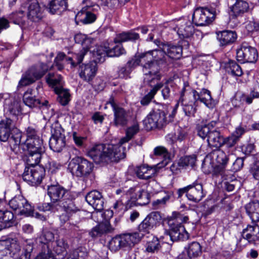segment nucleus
Wrapping results in <instances>:
<instances>
[{
	"label": "nucleus",
	"mask_w": 259,
	"mask_h": 259,
	"mask_svg": "<svg viewBox=\"0 0 259 259\" xmlns=\"http://www.w3.org/2000/svg\"><path fill=\"white\" fill-rule=\"evenodd\" d=\"M88 155L97 163L117 162L125 157V147L118 145L97 144L88 151Z\"/></svg>",
	"instance_id": "obj_1"
},
{
	"label": "nucleus",
	"mask_w": 259,
	"mask_h": 259,
	"mask_svg": "<svg viewBox=\"0 0 259 259\" xmlns=\"http://www.w3.org/2000/svg\"><path fill=\"white\" fill-rule=\"evenodd\" d=\"M189 218L178 212H174L168 220L169 231H166L165 237L170 238L172 242L184 241L189 238V233L186 231L182 223H187Z\"/></svg>",
	"instance_id": "obj_2"
},
{
	"label": "nucleus",
	"mask_w": 259,
	"mask_h": 259,
	"mask_svg": "<svg viewBox=\"0 0 259 259\" xmlns=\"http://www.w3.org/2000/svg\"><path fill=\"white\" fill-rule=\"evenodd\" d=\"M22 133L15 127L14 121L10 118H6L0 121V141H9L12 148L15 149L20 145Z\"/></svg>",
	"instance_id": "obj_3"
},
{
	"label": "nucleus",
	"mask_w": 259,
	"mask_h": 259,
	"mask_svg": "<svg viewBox=\"0 0 259 259\" xmlns=\"http://www.w3.org/2000/svg\"><path fill=\"white\" fill-rule=\"evenodd\" d=\"M216 124V121H211L207 124L198 125L197 132L202 139H206L210 147L219 148L222 146L223 136L220 131L214 128Z\"/></svg>",
	"instance_id": "obj_4"
},
{
	"label": "nucleus",
	"mask_w": 259,
	"mask_h": 259,
	"mask_svg": "<svg viewBox=\"0 0 259 259\" xmlns=\"http://www.w3.org/2000/svg\"><path fill=\"white\" fill-rule=\"evenodd\" d=\"M142 235L138 233L122 234L113 237L109 242V246L111 250L117 251L120 248L125 247H131L138 243Z\"/></svg>",
	"instance_id": "obj_5"
},
{
	"label": "nucleus",
	"mask_w": 259,
	"mask_h": 259,
	"mask_svg": "<svg viewBox=\"0 0 259 259\" xmlns=\"http://www.w3.org/2000/svg\"><path fill=\"white\" fill-rule=\"evenodd\" d=\"M51 137L49 141V146L56 152H60L66 146L65 131L58 122H54L51 127Z\"/></svg>",
	"instance_id": "obj_6"
},
{
	"label": "nucleus",
	"mask_w": 259,
	"mask_h": 259,
	"mask_svg": "<svg viewBox=\"0 0 259 259\" xmlns=\"http://www.w3.org/2000/svg\"><path fill=\"white\" fill-rule=\"evenodd\" d=\"M93 167V163L87 159L81 157H75L69 162L68 169L73 176L83 177L90 175Z\"/></svg>",
	"instance_id": "obj_7"
},
{
	"label": "nucleus",
	"mask_w": 259,
	"mask_h": 259,
	"mask_svg": "<svg viewBox=\"0 0 259 259\" xmlns=\"http://www.w3.org/2000/svg\"><path fill=\"white\" fill-rule=\"evenodd\" d=\"M47 71L45 64L40 63L30 67L22 75L19 82L21 87L29 85L43 76Z\"/></svg>",
	"instance_id": "obj_8"
},
{
	"label": "nucleus",
	"mask_w": 259,
	"mask_h": 259,
	"mask_svg": "<svg viewBox=\"0 0 259 259\" xmlns=\"http://www.w3.org/2000/svg\"><path fill=\"white\" fill-rule=\"evenodd\" d=\"M164 111L154 109L147 116L144 120V124L147 130L161 128L165 125L167 121Z\"/></svg>",
	"instance_id": "obj_9"
},
{
	"label": "nucleus",
	"mask_w": 259,
	"mask_h": 259,
	"mask_svg": "<svg viewBox=\"0 0 259 259\" xmlns=\"http://www.w3.org/2000/svg\"><path fill=\"white\" fill-rule=\"evenodd\" d=\"M74 40L76 43L81 44L82 49L78 53L74 54L75 59L77 63H81L84 56L90 51L92 52L93 48L96 47V43L94 39L89 37L84 33H76L74 36Z\"/></svg>",
	"instance_id": "obj_10"
},
{
	"label": "nucleus",
	"mask_w": 259,
	"mask_h": 259,
	"mask_svg": "<svg viewBox=\"0 0 259 259\" xmlns=\"http://www.w3.org/2000/svg\"><path fill=\"white\" fill-rule=\"evenodd\" d=\"M107 104H110L113 111V124L115 126H123L127 124L130 118V111L126 110L117 104L113 97H111Z\"/></svg>",
	"instance_id": "obj_11"
},
{
	"label": "nucleus",
	"mask_w": 259,
	"mask_h": 259,
	"mask_svg": "<svg viewBox=\"0 0 259 259\" xmlns=\"http://www.w3.org/2000/svg\"><path fill=\"white\" fill-rule=\"evenodd\" d=\"M162 220L161 214L158 211L150 213L138 226V232L142 235L149 233L151 230L156 228L159 226Z\"/></svg>",
	"instance_id": "obj_12"
},
{
	"label": "nucleus",
	"mask_w": 259,
	"mask_h": 259,
	"mask_svg": "<svg viewBox=\"0 0 259 259\" xmlns=\"http://www.w3.org/2000/svg\"><path fill=\"white\" fill-rule=\"evenodd\" d=\"M236 57L237 60L241 63H254L258 58V53L255 48L244 42L240 49L237 50Z\"/></svg>",
	"instance_id": "obj_13"
},
{
	"label": "nucleus",
	"mask_w": 259,
	"mask_h": 259,
	"mask_svg": "<svg viewBox=\"0 0 259 259\" xmlns=\"http://www.w3.org/2000/svg\"><path fill=\"white\" fill-rule=\"evenodd\" d=\"M45 174V168L38 166L26 167L23 174L24 181L29 182L31 185L39 184Z\"/></svg>",
	"instance_id": "obj_14"
},
{
	"label": "nucleus",
	"mask_w": 259,
	"mask_h": 259,
	"mask_svg": "<svg viewBox=\"0 0 259 259\" xmlns=\"http://www.w3.org/2000/svg\"><path fill=\"white\" fill-rule=\"evenodd\" d=\"M22 7L27 9V16L33 22H38L44 16L45 8L40 6L37 0H27Z\"/></svg>",
	"instance_id": "obj_15"
},
{
	"label": "nucleus",
	"mask_w": 259,
	"mask_h": 259,
	"mask_svg": "<svg viewBox=\"0 0 259 259\" xmlns=\"http://www.w3.org/2000/svg\"><path fill=\"white\" fill-rule=\"evenodd\" d=\"M159 66L157 62L152 61H148L143 65V72L145 76L144 80L147 81L151 87L157 83L161 78V75L159 73Z\"/></svg>",
	"instance_id": "obj_16"
},
{
	"label": "nucleus",
	"mask_w": 259,
	"mask_h": 259,
	"mask_svg": "<svg viewBox=\"0 0 259 259\" xmlns=\"http://www.w3.org/2000/svg\"><path fill=\"white\" fill-rule=\"evenodd\" d=\"M10 207L14 210H18L20 214L31 215L32 207L28 201L21 195L14 197L9 202Z\"/></svg>",
	"instance_id": "obj_17"
},
{
	"label": "nucleus",
	"mask_w": 259,
	"mask_h": 259,
	"mask_svg": "<svg viewBox=\"0 0 259 259\" xmlns=\"http://www.w3.org/2000/svg\"><path fill=\"white\" fill-rule=\"evenodd\" d=\"M214 17L213 12L207 8H196L193 13L192 19L197 26H205L212 21Z\"/></svg>",
	"instance_id": "obj_18"
},
{
	"label": "nucleus",
	"mask_w": 259,
	"mask_h": 259,
	"mask_svg": "<svg viewBox=\"0 0 259 259\" xmlns=\"http://www.w3.org/2000/svg\"><path fill=\"white\" fill-rule=\"evenodd\" d=\"M23 101L26 106L31 108L38 107L43 113H47V111L50 107L48 101H40L36 98L35 96L33 94L32 89H28L25 92L23 97Z\"/></svg>",
	"instance_id": "obj_19"
},
{
	"label": "nucleus",
	"mask_w": 259,
	"mask_h": 259,
	"mask_svg": "<svg viewBox=\"0 0 259 259\" xmlns=\"http://www.w3.org/2000/svg\"><path fill=\"white\" fill-rule=\"evenodd\" d=\"M97 70L98 67L96 62L92 61L80 65L78 71L79 77L83 80L89 82L95 77Z\"/></svg>",
	"instance_id": "obj_20"
},
{
	"label": "nucleus",
	"mask_w": 259,
	"mask_h": 259,
	"mask_svg": "<svg viewBox=\"0 0 259 259\" xmlns=\"http://www.w3.org/2000/svg\"><path fill=\"white\" fill-rule=\"evenodd\" d=\"M48 194L53 202L60 201L66 197H70V192L60 185H51L48 186Z\"/></svg>",
	"instance_id": "obj_21"
},
{
	"label": "nucleus",
	"mask_w": 259,
	"mask_h": 259,
	"mask_svg": "<svg viewBox=\"0 0 259 259\" xmlns=\"http://www.w3.org/2000/svg\"><path fill=\"white\" fill-rule=\"evenodd\" d=\"M83 4L85 5L82 9L76 15V19L83 24H88L94 22L96 19V15L91 12V9L93 6V3L90 0H83Z\"/></svg>",
	"instance_id": "obj_22"
},
{
	"label": "nucleus",
	"mask_w": 259,
	"mask_h": 259,
	"mask_svg": "<svg viewBox=\"0 0 259 259\" xmlns=\"http://www.w3.org/2000/svg\"><path fill=\"white\" fill-rule=\"evenodd\" d=\"M130 198L140 205H145L150 201L149 194L138 186L131 188L127 192Z\"/></svg>",
	"instance_id": "obj_23"
},
{
	"label": "nucleus",
	"mask_w": 259,
	"mask_h": 259,
	"mask_svg": "<svg viewBox=\"0 0 259 259\" xmlns=\"http://www.w3.org/2000/svg\"><path fill=\"white\" fill-rule=\"evenodd\" d=\"M13 259H30L31 253L33 249L32 242H26L21 248L18 242L15 240L13 245Z\"/></svg>",
	"instance_id": "obj_24"
},
{
	"label": "nucleus",
	"mask_w": 259,
	"mask_h": 259,
	"mask_svg": "<svg viewBox=\"0 0 259 259\" xmlns=\"http://www.w3.org/2000/svg\"><path fill=\"white\" fill-rule=\"evenodd\" d=\"M52 253L55 259H64L67 253L69 245L64 238H59L54 241L51 247Z\"/></svg>",
	"instance_id": "obj_25"
},
{
	"label": "nucleus",
	"mask_w": 259,
	"mask_h": 259,
	"mask_svg": "<svg viewBox=\"0 0 259 259\" xmlns=\"http://www.w3.org/2000/svg\"><path fill=\"white\" fill-rule=\"evenodd\" d=\"M154 43L158 46H162L160 48L165 52L169 58L174 59H179L182 55V48L179 45H173L168 43L161 42L160 40L155 39Z\"/></svg>",
	"instance_id": "obj_26"
},
{
	"label": "nucleus",
	"mask_w": 259,
	"mask_h": 259,
	"mask_svg": "<svg viewBox=\"0 0 259 259\" xmlns=\"http://www.w3.org/2000/svg\"><path fill=\"white\" fill-rule=\"evenodd\" d=\"M17 147L21 148L23 151L38 150L45 151V147L42 140L39 137L34 139H26L24 142L21 140L20 145Z\"/></svg>",
	"instance_id": "obj_27"
},
{
	"label": "nucleus",
	"mask_w": 259,
	"mask_h": 259,
	"mask_svg": "<svg viewBox=\"0 0 259 259\" xmlns=\"http://www.w3.org/2000/svg\"><path fill=\"white\" fill-rule=\"evenodd\" d=\"M205 196L202 185L201 184L193 183L189 185L187 198L192 201L198 202Z\"/></svg>",
	"instance_id": "obj_28"
},
{
	"label": "nucleus",
	"mask_w": 259,
	"mask_h": 259,
	"mask_svg": "<svg viewBox=\"0 0 259 259\" xmlns=\"http://www.w3.org/2000/svg\"><path fill=\"white\" fill-rule=\"evenodd\" d=\"M192 94L195 101H200L209 108L214 107L215 102L212 99L209 91L205 89H202L199 92L193 90Z\"/></svg>",
	"instance_id": "obj_29"
},
{
	"label": "nucleus",
	"mask_w": 259,
	"mask_h": 259,
	"mask_svg": "<svg viewBox=\"0 0 259 259\" xmlns=\"http://www.w3.org/2000/svg\"><path fill=\"white\" fill-rule=\"evenodd\" d=\"M14 242L13 239L0 241V259H13Z\"/></svg>",
	"instance_id": "obj_30"
},
{
	"label": "nucleus",
	"mask_w": 259,
	"mask_h": 259,
	"mask_svg": "<svg viewBox=\"0 0 259 259\" xmlns=\"http://www.w3.org/2000/svg\"><path fill=\"white\" fill-rule=\"evenodd\" d=\"M16 217L10 210H0V230L16 225Z\"/></svg>",
	"instance_id": "obj_31"
},
{
	"label": "nucleus",
	"mask_w": 259,
	"mask_h": 259,
	"mask_svg": "<svg viewBox=\"0 0 259 259\" xmlns=\"http://www.w3.org/2000/svg\"><path fill=\"white\" fill-rule=\"evenodd\" d=\"M242 237L249 243H254L259 240V226L256 223L248 225L242 232Z\"/></svg>",
	"instance_id": "obj_32"
},
{
	"label": "nucleus",
	"mask_w": 259,
	"mask_h": 259,
	"mask_svg": "<svg viewBox=\"0 0 259 259\" xmlns=\"http://www.w3.org/2000/svg\"><path fill=\"white\" fill-rule=\"evenodd\" d=\"M64 61L70 63L72 67H75L78 64L81 63H77V60L75 59L74 54L72 57H67L64 53L59 52L54 60V65L58 70H61L64 68Z\"/></svg>",
	"instance_id": "obj_33"
},
{
	"label": "nucleus",
	"mask_w": 259,
	"mask_h": 259,
	"mask_svg": "<svg viewBox=\"0 0 259 259\" xmlns=\"http://www.w3.org/2000/svg\"><path fill=\"white\" fill-rule=\"evenodd\" d=\"M54 234L49 231H43L41 235L37 239V241L40 246L41 248L44 250H51L54 242Z\"/></svg>",
	"instance_id": "obj_34"
},
{
	"label": "nucleus",
	"mask_w": 259,
	"mask_h": 259,
	"mask_svg": "<svg viewBox=\"0 0 259 259\" xmlns=\"http://www.w3.org/2000/svg\"><path fill=\"white\" fill-rule=\"evenodd\" d=\"M230 15L233 18L242 16L249 9L248 4L243 0H236L230 7Z\"/></svg>",
	"instance_id": "obj_35"
},
{
	"label": "nucleus",
	"mask_w": 259,
	"mask_h": 259,
	"mask_svg": "<svg viewBox=\"0 0 259 259\" xmlns=\"http://www.w3.org/2000/svg\"><path fill=\"white\" fill-rule=\"evenodd\" d=\"M113 230V228L111 227L109 222L106 220L94 227L89 234L92 238H96L100 237L103 234L111 233Z\"/></svg>",
	"instance_id": "obj_36"
},
{
	"label": "nucleus",
	"mask_w": 259,
	"mask_h": 259,
	"mask_svg": "<svg viewBox=\"0 0 259 259\" xmlns=\"http://www.w3.org/2000/svg\"><path fill=\"white\" fill-rule=\"evenodd\" d=\"M245 208L252 223L259 222V201L250 202L245 205Z\"/></svg>",
	"instance_id": "obj_37"
},
{
	"label": "nucleus",
	"mask_w": 259,
	"mask_h": 259,
	"mask_svg": "<svg viewBox=\"0 0 259 259\" xmlns=\"http://www.w3.org/2000/svg\"><path fill=\"white\" fill-rule=\"evenodd\" d=\"M156 170L154 167L142 165L137 167L136 174L138 178L142 180H148L152 178L156 174Z\"/></svg>",
	"instance_id": "obj_38"
},
{
	"label": "nucleus",
	"mask_w": 259,
	"mask_h": 259,
	"mask_svg": "<svg viewBox=\"0 0 259 259\" xmlns=\"http://www.w3.org/2000/svg\"><path fill=\"white\" fill-rule=\"evenodd\" d=\"M4 108L11 114L15 115L18 114L21 111L19 102L11 97L5 99Z\"/></svg>",
	"instance_id": "obj_39"
},
{
	"label": "nucleus",
	"mask_w": 259,
	"mask_h": 259,
	"mask_svg": "<svg viewBox=\"0 0 259 259\" xmlns=\"http://www.w3.org/2000/svg\"><path fill=\"white\" fill-rule=\"evenodd\" d=\"M165 55V53L161 49V50H154L150 52H148L145 54H143L141 56V60L136 61L134 63L133 65H138L139 62H143L145 61V58L151 59V57L153 58V62H157L158 61H161L163 59Z\"/></svg>",
	"instance_id": "obj_40"
},
{
	"label": "nucleus",
	"mask_w": 259,
	"mask_h": 259,
	"mask_svg": "<svg viewBox=\"0 0 259 259\" xmlns=\"http://www.w3.org/2000/svg\"><path fill=\"white\" fill-rule=\"evenodd\" d=\"M58 205L62 211L72 215L79 211V208L76 206L74 201L70 197H66L65 199L62 200Z\"/></svg>",
	"instance_id": "obj_41"
},
{
	"label": "nucleus",
	"mask_w": 259,
	"mask_h": 259,
	"mask_svg": "<svg viewBox=\"0 0 259 259\" xmlns=\"http://www.w3.org/2000/svg\"><path fill=\"white\" fill-rule=\"evenodd\" d=\"M27 154L26 155V162L29 166H38L42 155L44 153L45 151H39L38 150H34L31 152L30 151H27Z\"/></svg>",
	"instance_id": "obj_42"
},
{
	"label": "nucleus",
	"mask_w": 259,
	"mask_h": 259,
	"mask_svg": "<svg viewBox=\"0 0 259 259\" xmlns=\"http://www.w3.org/2000/svg\"><path fill=\"white\" fill-rule=\"evenodd\" d=\"M109 46H96L92 51V53L95 59L96 62H103L105 61V58L108 57Z\"/></svg>",
	"instance_id": "obj_43"
},
{
	"label": "nucleus",
	"mask_w": 259,
	"mask_h": 259,
	"mask_svg": "<svg viewBox=\"0 0 259 259\" xmlns=\"http://www.w3.org/2000/svg\"><path fill=\"white\" fill-rule=\"evenodd\" d=\"M67 7L66 0H52L49 4V12L54 14L66 10Z\"/></svg>",
	"instance_id": "obj_44"
},
{
	"label": "nucleus",
	"mask_w": 259,
	"mask_h": 259,
	"mask_svg": "<svg viewBox=\"0 0 259 259\" xmlns=\"http://www.w3.org/2000/svg\"><path fill=\"white\" fill-rule=\"evenodd\" d=\"M54 91L58 95V101L62 105L68 104L70 100V94L67 90H64L62 87H56Z\"/></svg>",
	"instance_id": "obj_45"
},
{
	"label": "nucleus",
	"mask_w": 259,
	"mask_h": 259,
	"mask_svg": "<svg viewBox=\"0 0 259 259\" xmlns=\"http://www.w3.org/2000/svg\"><path fill=\"white\" fill-rule=\"evenodd\" d=\"M237 38V33H217V39L221 46L232 44L236 41Z\"/></svg>",
	"instance_id": "obj_46"
},
{
	"label": "nucleus",
	"mask_w": 259,
	"mask_h": 259,
	"mask_svg": "<svg viewBox=\"0 0 259 259\" xmlns=\"http://www.w3.org/2000/svg\"><path fill=\"white\" fill-rule=\"evenodd\" d=\"M162 86L163 84L162 83H157L155 84H153V88L150 91L142 98L140 102L141 104L144 106L148 105L154 98L157 92L161 89Z\"/></svg>",
	"instance_id": "obj_47"
},
{
	"label": "nucleus",
	"mask_w": 259,
	"mask_h": 259,
	"mask_svg": "<svg viewBox=\"0 0 259 259\" xmlns=\"http://www.w3.org/2000/svg\"><path fill=\"white\" fill-rule=\"evenodd\" d=\"M227 72L234 76H241L243 74L242 70L235 61H229L226 64Z\"/></svg>",
	"instance_id": "obj_48"
},
{
	"label": "nucleus",
	"mask_w": 259,
	"mask_h": 259,
	"mask_svg": "<svg viewBox=\"0 0 259 259\" xmlns=\"http://www.w3.org/2000/svg\"><path fill=\"white\" fill-rule=\"evenodd\" d=\"M139 131V126L137 123H135L133 125L129 127L126 132V137L121 139L118 146H123V145L131 140L135 135Z\"/></svg>",
	"instance_id": "obj_49"
},
{
	"label": "nucleus",
	"mask_w": 259,
	"mask_h": 259,
	"mask_svg": "<svg viewBox=\"0 0 259 259\" xmlns=\"http://www.w3.org/2000/svg\"><path fill=\"white\" fill-rule=\"evenodd\" d=\"M212 155V158L215 159L216 162L222 166H225L229 160L226 153L221 149H217L213 151Z\"/></svg>",
	"instance_id": "obj_50"
},
{
	"label": "nucleus",
	"mask_w": 259,
	"mask_h": 259,
	"mask_svg": "<svg viewBox=\"0 0 259 259\" xmlns=\"http://www.w3.org/2000/svg\"><path fill=\"white\" fill-rule=\"evenodd\" d=\"M201 253L202 247L198 242H193L189 244L187 248V253L190 258L197 257Z\"/></svg>",
	"instance_id": "obj_51"
},
{
	"label": "nucleus",
	"mask_w": 259,
	"mask_h": 259,
	"mask_svg": "<svg viewBox=\"0 0 259 259\" xmlns=\"http://www.w3.org/2000/svg\"><path fill=\"white\" fill-rule=\"evenodd\" d=\"M138 33H118L114 38L115 43L134 41L139 38Z\"/></svg>",
	"instance_id": "obj_52"
},
{
	"label": "nucleus",
	"mask_w": 259,
	"mask_h": 259,
	"mask_svg": "<svg viewBox=\"0 0 259 259\" xmlns=\"http://www.w3.org/2000/svg\"><path fill=\"white\" fill-rule=\"evenodd\" d=\"M88 256L87 249L84 247H79L74 250L67 259H85Z\"/></svg>",
	"instance_id": "obj_53"
},
{
	"label": "nucleus",
	"mask_w": 259,
	"mask_h": 259,
	"mask_svg": "<svg viewBox=\"0 0 259 259\" xmlns=\"http://www.w3.org/2000/svg\"><path fill=\"white\" fill-rule=\"evenodd\" d=\"M170 27L171 30L176 31L177 32H192L193 31V27L191 25H186L184 21L178 22L177 24H172Z\"/></svg>",
	"instance_id": "obj_54"
},
{
	"label": "nucleus",
	"mask_w": 259,
	"mask_h": 259,
	"mask_svg": "<svg viewBox=\"0 0 259 259\" xmlns=\"http://www.w3.org/2000/svg\"><path fill=\"white\" fill-rule=\"evenodd\" d=\"M46 81L48 84L53 87H62V76L60 74L49 73L46 76Z\"/></svg>",
	"instance_id": "obj_55"
},
{
	"label": "nucleus",
	"mask_w": 259,
	"mask_h": 259,
	"mask_svg": "<svg viewBox=\"0 0 259 259\" xmlns=\"http://www.w3.org/2000/svg\"><path fill=\"white\" fill-rule=\"evenodd\" d=\"M196 156L195 155L185 156L182 157L179 162L178 165L180 167H185L187 166L193 167L196 162Z\"/></svg>",
	"instance_id": "obj_56"
},
{
	"label": "nucleus",
	"mask_w": 259,
	"mask_h": 259,
	"mask_svg": "<svg viewBox=\"0 0 259 259\" xmlns=\"http://www.w3.org/2000/svg\"><path fill=\"white\" fill-rule=\"evenodd\" d=\"M161 248L160 241L157 237H153L151 241L147 242L146 250L150 253L157 252Z\"/></svg>",
	"instance_id": "obj_57"
},
{
	"label": "nucleus",
	"mask_w": 259,
	"mask_h": 259,
	"mask_svg": "<svg viewBox=\"0 0 259 259\" xmlns=\"http://www.w3.org/2000/svg\"><path fill=\"white\" fill-rule=\"evenodd\" d=\"M259 98V84L255 85L253 90L251 91L249 95L242 96V100L245 101L247 104H250L252 102V100L255 98Z\"/></svg>",
	"instance_id": "obj_58"
},
{
	"label": "nucleus",
	"mask_w": 259,
	"mask_h": 259,
	"mask_svg": "<svg viewBox=\"0 0 259 259\" xmlns=\"http://www.w3.org/2000/svg\"><path fill=\"white\" fill-rule=\"evenodd\" d=\"M25 15V12L22 11H19L18 12H13L10 14L9 16V18L10 20L13 21L15 24H17L20 26L23 24L22 18Z\"/></svg>",
	"instance_id": "obj_59"
},
{
	"label": "nucleus",
	"mask_w": 259,
	"mask_h": 259,
	"mask_svg": "<svg viewBox=\"0 0 259 259\" xmlns=\"http://www.w3.org/2000/svg\"><path fill=\"white\" fill-rule=\"evenodd\" d=\"M125 53V51L121 45H117L111 48L109 47L108 57H118Z\"/></svg>",
	"instance_id": "obj_60"
},
{
	"label": "nucleus",
	"mask_w": 259,
	"mask_h": 259,
	"mask_svg": "<svg viewBox=\"0 0 259 259\" xmlns=\"http://www.w3.org/2000/svg\"><path fill=\"white\" fill-rule=\"evenodd\" d=\"M183 105V110L185 113V115L188 116H193L196 112V109L194 106V103L191 102L189 103H184L183 102H181Z\"/></svg>",
	"instance_id": "obj_61"
},
{
	"label": "nucleus",
	"mask_w": 259,
	"mask_h": 259,
	"mask_svg": "<svg viewBox=\"0 0 259 259\" xmlns=\"http://www.w3.org/2000/svg\"><path fill=\"white\" fill-rule=\"evenodd\" d=\"M238 141L237 137L232 134L226 138L223 137L222 146L226 145L228 148H232L237 144Z\"/></svg>",
	"instance_id": "obj_62"
},
{
	"label": "nucleus",
	"mask_w": 259,
	"mask_h": 259,
	"mask_svg": "<svg viewBox=\"0 0 259 259\" xmlns=\"http://www.w3.org/2000/svg\"><path fill=\"white\" fill-rule=\"evenodd\" d=\"M89 204L97 211H100L102 210L104 208V199L102 194L96 201H94Z\"/></svg>",
	"instance_id": "obj_63"
},
{
	"label": "nucleus",
	"mask_w": 259,
	"mask_h": 259,
	"mask_svg": "<svg viewBox=\"0 0 259 259\" xmlns=\"http://www.w3.org/2000/svg\"><path fill=\"white\" fill-rule=\"evenodd\" d=\"M35 259H55V258L52 253L51 250H44V248H41V251Z\"/></svg>",
	"instance_id": "obj_64"
}]
</instances>
